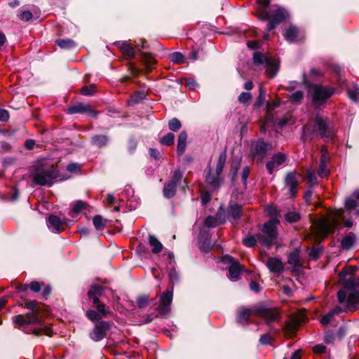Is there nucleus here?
<instances>
[{
    "instance_id": "obj_52",
    "label": "nucleus",
    "mask_w": 359,
    "mask_h": 359,
    "mask_svg": "<svg viewBox=\"0 0 359 359\" xmlns=\"http://www.w3.org/2000/svg\"><path fill=\"white\" fill-rule=\"evenodd\" d=\"M330 160V156L328 154V151L325 147H322L321 149V157H320V163H324L327 164Z\"/></svg>"
},
{
    "instance_id": "obj_5",
    "label": "nucleus",
    "mask_w": 359,
    "mask_h": 359,
    "mask_svg": "<svg viewBox=\"0 0 359 359\" xmlns=\"http://www.w3.org/2000/svg\"><path fill=\"white\" fill-rule=\"evenodd\" d=\"M317 131L323 138L332 139L335 134L334 128L329 125L327 119L317 116L313 121H310L303 127L302 140L304 142L311 141L312 135H315Z\"/></svg>"
},
{
    "instance_id": "obj_22",
    "label": "nucleus",
    "mask_w": 359,
    "mask_h": 359,
    "mask_svg": "<svg viewBox=\"0 0 359 359\" xmlns=\"http://www.w3.org/2000/svg\"><path fill=\"white\" fill-rule=\"evenodd\" d=\"M285 186L289 189V192L291 196H294L297 194V187L298 185V181L296 179L295 174L294 172H289L285 179Z\"/></svg>"
},
{
    "instance_id": "obj_43",
    "label": "nucleus",
    "mask_w": 359,
    "mask_h": 359,
    "mask_svg": "<svg viewBox=\"0 0 359 359\" xmlns=\"http://www.w3.org/2000/svg\"><path fill=\"white\" fill-rule=\"evenodd\" d=\"M87 317L91 320V321H96L99 320L102 318V316L100 315L98 312L94 311V310H89L86 312Z\"/></svg>"
},
{
    "instance_id": "obj_34",
    "label": "nucleus",
    "mask_w": 359,
    "mask_h": 359,
    "mask_svg": "<svg viewBox=\"0 0 359 359\" xmlns=\"http://www.w3.org/2000/svg\"><path fill=\"white\" fill-rule=\"evenodd\" d=\"M226 152L224 150L220 153V154L218 157V160H217V165H216V170H215L216 172H217V173L222 174V172L223 170L224 166L226 163Z\"/></svg>"
},
{
    "instance_id": "obj_10",
    "label": "nucleus",
    "mask_w": 359,
    "mask_h": 359,
    "mask_svg": "<svg viewBox=\"0 0 359 359\" xmlns=\"http://www.w3.org/2000/svg\"><path fill=\"white\" fill-rule=\"evenodd\" d=\"M309 92L313 102L316 105H321L334 95V91L331 87L315 84L310 86Z\"/></svg>"
},
{
    "instance_id": "obj_30",
    "label": "nucleus",
    "mask_w": 359,
    "mask_h": 359,
    "mask_svg": "<svg viewBox=\"0 0 359 359\" xmlns=\"http://www.w3.org/2000/svg\"><path fill=\"white\" fill-rule=\"evenodd\" d=\"M187 135L185 131H182L178 137V141H177V153L180 155H182L187 147Z\"/></svg>"
},
{
    "instance_id": "obj_6",
    "label": "nucleus",
    "mask_w": 359,
    "mask_h": 359,
    "mask_svg": "<svg viewBox=\"0 0 359 359\" xmlns=\"http://www.w3.org/2000/svg\"><path fill=\"white\" fill-rule=\"evenodd\" d=\"M279 106V103L276 101H272L267 103L266 106V120L264 126L261 127V131L265 133L266 127L272 123L274 126L283 127L287 124H292V114L287 113L283 118H278L273 114V110Z\"/></svg>"
},
{
    "instance_id": "obj_9",
    "label": "nucleus",
    "mask_w": 359,
    "mask_h": 359,
    "mask_svg": "<svg viewBox=\"0 0 359 359\" xmlns=\"http://www.w3.org/2000/svg\"><path fill=\"white\" fill-rule=\"evenodd\" d=\"M253 62L256 65H263L266 67V72L270 77H273L279 69L278 60L267 57L261 52H255L253 54Z\"/></svg>"
},
{
    "instance_id": "obj_61",
    "label": "nucleus",
    "mask_w": 359,
    "mask_h": 359,
    "mask_svg": "<svg viewBox=\"0 0 359 359\" xmlns=\"http://www.w3.org/2000/svg\"><path fill=\"white\" fill-rule=\"evenodd\" d=\"M79 169H80L79 165L77 163H69L67 167V170L71 172H75L79 170Z\"/></svg>"
},
{
    "instance_id": "obj_18",
    "label": "nucleus",
    "mask_w": 359,
    "mask_h": 359,
    "mask_svg": "<svg viewBox=\"0 0 359 359\" xmlns=\"http://www.w3.org/2000/svg\"><path fill=\"white\" fill-rule=\"evenodd\" d=\"M286 161V156L281 153L275 154L271 161L266 163V169L270 174H272L276 168L281 165Z\"/></svg>"
},
{
    "instance_id": "obj_62",
    "label": "nucleus",
    "mask_w": 359,
    "mask_h": 359,
    "mask_svg": "<svg viewBox=\"0 0 359 359\" xmlns=\"http://www.w3.org/2000/svg\"><path fill=\"white\" fill-rule=\"evenodd\" d=\"M320 253V249H317V248H312V249L310 250L309 256H310L313 259H317L319 257Z\"/></svg>"
},
{
    "instance_id": "obj_56",
    "label": "nucleus",
    "mask_w": 359,
    "mask_h": 359,
    "mask_svg": "<svg viewBox=\"0 0 359 359\" xmlns=\"http://www.w3.org/2000/svg\"><path fill=\"white\" fill-rule=\"evenodd\" d=\"M42 285H43V283H41L37 282V281H32L29 284V288L31 289L32 291H33L34 292H38L41 290V287Z\"/></svg>"
},
{
    "instance_id": "obj_35",
    "label": "nucleus",
    "mask_w": 359,
    "mask_h": 359,
    "mask_svg": "<svg viewBox=\"0 0 359 359\" xmlns=\"http://www.w3.org/2000/svg\"><path fill=\"white\" fill-rule=\"evenodd\" d=\"M228 215L233 220L238 219L241 215V206L238 205H231L228 210Z\"/></svg>"
},
{
    "instance_id": "obj_64",
    "label": "nucleus",
    "mask_w": 359,
    "mask_h": 359,
    "mask_svg": "<svg viewBox=\"0 0 359 359\" xmlns=\"http://www.w3.org/2000/svg\"><path fill=\"white\" fill-rule=\"evenodd\" d=\"M281 291L283 292V294H285V295H287L288 297H290L292 294V290L287 285H283L281 287Z\"/></svg>"
},
{
    "instance_id": "obj_11",
    "label": "nucleus",
    "mask_w": 359,
    "mask_h": 359,
    "mask_svg": "<svg viewBox=\"0 0 359 359\" xmlns=\"http://www.w3.org/2000/svg\"><path fill=\"white\" fill-rule=\"evenodd\" d=\"M182 177V172L180 170L174 171L171 180L164 185L163 196L165 198H170L175 196L177 187L181 183Z\"/></svg>"
},
{
    "instance_id": "obj_29",
    "label": "nucleus",
    "mask_w": 359,
    "mask_h": 359,
    "mask_svg": "<svg viewBox=\"0 0 359 359\" xmlns=\"http://www.w3.org/2000/svg\"><path fill=\"white\" fill-rule=\"evenodd\" d=\"M253 312L252 310L243 308L241 309L238 311V317H237V323L240 325H245L248 323V319L251 313Z\"/></svg>"
},
{
    "instance_id": "obj_23",
    "label": "nucleus",
    "mask_w": 359,
    "mask_h": 359,
    "mask_svg": "<svg viewBox=\"0 0 359 359\" xmlns=\"http://www.w3.org/2000/svg\"><path fill=\"white\" fill-rule=\"evenodd\" d=\"M62 222L60 219L55 215H50L48 219V227L53 233H59L62 230Z\"/></svg>"
},
{
    "instance_id": "obj_51",
    "label": "nucleus",
    "mask_w": 359,
    "mask_h": 359,
    "mask_svg": "<svg viewBox=\"0 0 359 359\" xmlns=\"http://www.w3.org/2000/svg\"><path fill=\"white\" fill-rule=\"evenodd\" d=\"M318 174L320 177H325L328 175L329 171L326 169V164L320 163Z\"/></svg>"
},
{
    "instance_id": "obj_17",
    "label": "nucleus",
    "mask_w": 359,
    "mask_h": 359,
    "mask_svg": "<svg viewBox=\"0 0 359 359\" xmlns=\"http://www.w3.org/2000/svg\"><path fill=\"white\" fill-rule=\"evenodd\" d=\"M262 262L266 264L268 269L271 273H278L283 271L284 264L282 260L278 257H269L266 262Z\"/></svg>"
},
{
    "instance_id": "obj_58",
    "label": "nucleus",
    "mask_w": 359,
    "mask_h": 359,
    "mask_svg": "<svg viewBox=\"0 0 359 359\" xmlns=\"http://www.w3.org/2000/svg\"><path fill=\"white\" fill-rule=\"evenodd\" d=\"M316 181V173L313 171L309 172L307 177V182L309 184L310 187H312Z\"/></svg>"
},
{
    "instance_id": "obj_53",
    "label": "nucleus",
    "mask_w": 359,
    "mask_h": 359,
    "mask_svg": "<svg viewBox=\"0 0 359 359\" xmlns=\"http://www.w3.org/2000/svg\"><path fill=\"white\" fill-rule=\"evenodd\" d=\"M272 337L269 334L261 335L259 338V343L262 345H269L271 344Z\"/></svg>"
},
{
    "instance_id": "obj_2",
    "label": "nucleus",
    "mask_w": 359,
    "mask_h": 359,
    "mask_svg": "<svg viewBox=\"0 0 359 359\" xmlns=\"http://www.w3.org/2000/svg\"><path fill=\"white\" fill-rule=\"evenodd\" d=\"M25 307L30 312L27 313L25 315H17L13 318V322L18 325L23 326L27 325H33L36 326L34 328L33 333L39 335L41 332H44L46 334L50 336L48 329L43 324L41 318L40 316L41 307L36 301H29L25 304Z\"/></svg>"
},
{
    "instance_id": "obj_16",
    "label": "nucleus",
    "mask_w": 359,
    "mask_h": 359,
    "mask_svg": "<svg viewBox=\"0 0 359 359\" xmlns=\"http://www.w3.org/2000/svg\"><path fill=\"white\" fill-rule=\"evenodd\" d=\"M256 311L267 324L278 320L280 317V312L277 309L259 308Z\"/></svg>"
},
{
    "instance_id": "obj_19",
    "label": "nucleus",
    "mask_w": 359,
    "mask_h": 359,
    "mask_svg": "<svg viewBox=\"0 0 359 359\" xmlns=\"http://www.w3.org/2000/svg\"><path fill=\"white\" fill-rule=\"evenodd\" d=\"M359 303V292L351 291L348 294V299L344 306V312H352L355 311Z\"/></svg>"
},
{
    "instance_id": "obj_55",
    "label": "nucleus",
    "mask_w": 359,
    "mask_h": 359,
    "mask_svg": "<svg viewBox=\"0 0 359 359\" xmlns=\"http://www.w3.org/2000/svg\"><path fill=\"white\" fill-rule=\"evenodd\" d=\"M85 203H83L81 201H78L75 203L72 208V211L74 212H79L81 210H83L85 208Z\"/></svg>"
},
{
    "instance_id": "obj_28",
    "label": "nucleus",
    "mask_w": 359,
    "mask_h": 359,
    "mask_svg": "<svg viewBox=\"0 0 359 359\" xmlns=\"http://www.w3.org/2000/svg\"><path fill=\"white\" fill-rule=\"evenodd\" d=\"M102 287L98 285H93L90 287L88 292V295L90 299H93L94 304L99 302V297L102 293Z\"/></svg>"
},
{
    "instance_id": "obj_54",
    "label": "nucleus",
    "mask_w": 359,
    "mask_h": 359,
    "mask_svg": "<svg viewBox=\"0 0 359 359\" xmlns=\"http://www.w3.org/2000/svg\"><path fill=\"white\" fill-rule=\"evenodd\" d=\"M149 302V296L148 295H142L140 296L137 299V303L139 307H143L147 305Z\"/></svg>"
},
{
    "instance_id": "obj_63",
    "label": "nucleus",
    "mask_w": 359,
    "mask_h": 359,
    "mask_svg": "<svg viewBox=\"0 0 359 359\" xmlns=\"http://www.w3.org/2000/svg\"><path fill=\"white\" fill-rule=\"evenodd\" d=\"M265 95H266L265 90L262 88H260L259 97H258V100L256 103L257 105L259 106L262 104V102H264V100L265 99Z\"/></svg>"
},
{
    "instance_id": "obj_33",
    "label": "nucleus",
    "mask_w": 359,
    "mask_h": 359,
    "mask_svg": "<svg viewBox=\"0 0 359 359\" xmlns=\"http://www.w3.org/2000/svg\"><path fill=\"white\" fill-rule=\"evenodd\" d=\"M55 43L61 48L69 49L76 46V43L69 39H63L55 41Z\"/></svg>"
},
{
    "instance_id": "obj_27",
    "label": "nucleus",
    "mask_w": 359,
    "mask_h": 359,
    "mask_svg": "<svg viewBox=\"0 0 359 359\" xmlns=\"http://www.w3.org/2000/svg\"><path fill=\"white\" fill-rule=\"evenodd\" d=\"M344 311L340 306H336L330 312L323 316L320 322L323 325L329 324L334 318L336 315L339 314L341 312Z\"/></svg>"
},
{
    "instance_id": "obj_8",
    "label": "nucleus",
    "mask_w": 359,
    "mask_h": 359,
    "mask_svg": "<svg viewBox=\"0 0 359 359\" xmlns=\"http://www.w3.org/2000/svg\"><path fill=\"white\" fill-rule=\"evenodd\" d=\"M346 273L344 272L339 273L340 280L342 281L344 280L343 285H344L345 290H342L338 292L337 297L338 301L341 304L346 305V302L348 299V294L351 291L359 292V278L351 276L347 280H345Z\"/></svg>"
},
{
    "instance_id": "obj_57",
    "label": "nucleus",
    "mask_w": 359,
    "mask_h": 359,
    "mask_svg": "<svg viewBox=\"0 0 359 359\" xmlns=\"http://www.w3.org/2000/svg\"><path fill=\"white\" fill-rule=\"evenodd\" d=\"M355 91L351 92L350 90H348V94L352 100L356 101L357 100V95L359 94V88L356 84L353 85Z\"/></svg>"
},
{
    "instance_id": "obj_39",
    "label": "nucleus",
    "mask_w": 359,
    "mask_h": 359,
    "mask_svg": "<svg viewBox=\"0 0 359 359\" xmlns=\"http://www.w3.org/2000/svg\"><path fill=\"white\" fill-rule=\"evenodd\" d=\"M181 126V122L177 118H172L168 123L169 129L173 132L179 130Z\"/></svg>"
},
{
    "instance_id": "obj_49",
    "label": "nucleus",
    "mask_w": 359,
    "mask_h": 359,
    "mask_svg": "<svg viewBox=\"0 0 359 359\" xmlns=\"http://www.w3.org/2000/svg\"><path fill=\"white\" fill-rule=\"evenodd\" d=\"M95 91V86L93 85L84 86L81 90V93L84 95H92Z\"/></svg>"
},
{
    "instance_id": "obj_41",
    "label": "nucleus",
    "mask_w": 359,
    "mask_h": 359,
    "mask_svg": "<svg viewBox=\"0 0 359 359\" xmlns=\"http://www.w3.org/2000/svg\"><path fill=\"white\" fill-rule=\"evenodd\" d=\"M285 218L287 222L293 223L300 219V215L296 212H289L285 215Z\"/></svg>"
},
{
    "instance_id": "obj_31",
    "label": "nucleus",
    "mask_w": 359,
    "mask_h": 359,
    "mask_svg": "<svg viewBox=\"0 0 359 359\" xmlns=\"http://www.w3.org/2000/svg\"><path fill=\"white\" fill-rule=\"evenodd\" d=\"M149 243L152 247L153 253H158L163 249V245L154 236L149 235Z\"/></svg>"
},
{
    "instance_id": "obj_7",
    "label": "nucleus",
    "mask_w": 359,
    "mask_h": 359,
    "mask_svg": "<svg viewBox=\"0 0 359 359\" xmlns=\"http://www.w3.org/2000/svg\"><path fill=\"white\" fill-rule=\"evenodd\" d=\"M277 224L276 220L271 219L263 225L262 233L256 236L259 243L268 248L275 243L277 238Z\"/></svg>"
},
{
    "instance_id": "obj_60",
    "label": "nucleus",
    "mask_w": 359,
    "mask_h": 359,
    "mask_svg": "<svg viewBox=\"0 0 359 359\" xmlns=\"http://www.w3.org/2000/svg\"><path fill=\"white\" fill-rule=\"evenodd\" d=\"M9 118V113L6 109H0V121H6Z\"/></svg>"
},
{
    "instance_id": "obj_44",
    "label": "nucleus",
    "mask_w": 359,
    "mask_h": 359,
    "mask_svg": "<svg viewBox=\"0 0 359 359\" xmlns=\"http://www.w3.org/2000/svg\"><path fill=\"white\" fill-rule=\"evenodd\" d=\"M257 241H258L257 238H256L253 236H248L243 240L244 244L248 247H253Z\"/></svg>"
},
{
    "instance_id": "obj_13",
    "label": "nucleus",
    "mask_w": 359,
    "mask_h": 359,
    "mask_svg": "<svg viewBox=\"0 0 359 359\" xmlns=\"http://www.w3.org/2000/svg\"><path fill=\"white\" fill-rule=\"evenodd\" d=\"M110 324L107 321H100L95 324L92 332L89 334L90 338L94 341H100L102 340L107 334V331L109 329Z\"/></svg>"
},
{
    "instance_id": "obj_24",
    "label": "nucleus",
    "mask_w": 359,
    "mask_h": 359,
    "mask_svg": "<svg viewBox=\"0 0 359 359\" xmlns=\"http://www.w3.org/2000/svg\"><path fill=\"white\" fill-rule=\"evenodd\" d=\"M284 37L289 42H296L300 40L299 29L295 26H290L284 32Z\"/></svg>"
},
{
    "instance_id": "obj_21",
    "label": "nucleus",
    "mask_w": 359,
    "mask_h": 359,
    "mask_svg": "<svg viewBox=\"0 0 359 359\" xmlns=\"http://www.w3.org/2000/svg\"><path fill=\"white\" fill-rule=\"evenodd\" d=\"M271 148L272 145L271 144L265 142L262 140H259L254 144L253 154L254 155L263 157Z\"/></svg>"
},
{
    "instance_id": "obj_47",
    "label": "nucleus",
    "mask_w": 359,
    "mask_h": 359,
    "mask_svg": "<svg viewBox=\"0 0 359 359\" xmlns=\"http://www.w3.org/2000/svg\"><path fill=\"white\" fill-rule=\"evenodd\" d=\"M169 278H170V281L172 285L178 282L179 274L175 269H172V270L170 271Z\"/></svg>"
},
{
    "instance_id": "obj_48",
    "label": "nucleus",
    "mask_w": 359,
    "mask_h": 359,
    "mask_svg": "<svg viewBox=\"0 0 359 359\" xmlns=\"http://www.w3.org/2000/svg\"><path fill=\"white\" fill-rule=\"evenodd\" d=\"M251 94L250 93L243 92L238 97V101L242 104H245L250 101Z\"/></svg>"
},
{
    "instance_id": "obj_14",
    "label": "nucleus",
    "mask_w": 359,
    "mask_h": 359,
    "mask_svg": "<svg viewBox=\"0 0 359 359\" xmlns=\"http://www.w3.org/2000/svg\"><path fill=\"white\" fill-rule=\"evenodd\" d=\"M205 182L209 188L212 191L218 189L223 182V177L221 173L213 172L210 168L205 170Z\"/></svg>"
},
{
    "instance_id": "obj_40",
    "label": "nucleus",
    "mask_w": 359,
    "mask_h": 359,
    "mask_svg": "<svg viewBox=\"0 0 359 359\" xmlns=\"http://www.w3.org/2000/svg\"><path fill=\"white\" fill-rule=\"evenodd\" d=\"M175 135L169 133L161 139V143L164 145H171L174 143Z\"/></svg>"
},
{
    "instance_id": "obj_25",
    "label": "nucleus",
    "mask_w": 359,
    "mask_h": 359,
    "mask_svg": "<svg viewBox=\"0 0 359 359\" xmlns=\"http://www.w3.org/2000/svg\"><path fill=\"white\" fill-rule=\"evenodd\" d=\"M116 45L123 54L128 55L131 58L135 57L136 52L133 46L128 41H119L116 43Z\"/></svg>"
},
{
    "instance_id": "obj_46",
    "label": "nucleus",
    "mask_w": 359,
    "mask_h": 359,
    "mask_svg": "<svg viewBox=\"0 0 359 359\" xmlns=\"http://www.w3.org/2000/svg\"><path fill=\"white\" fill-rule=\"evenodd\" d=\"M18 17L21 20L28 21L32 19V13L29 11H21Z\"/></svg>"
},
{
    "instance_id": "obj_50",
    "label": "nucleus",
    "mask_w": 359,
    "mask_h": 359,
    "mask_svg": "<svg viewBox=\"0 0 359 359\" xmlns=\"http://www.w3.org/2000/svg\"><path fill=\"white\" fill-rule=\"evenodd\" d=\"M249 174H250L249 168L247 166L243 168V169L242 170V173H241V178H242V182H243V186L245 188H246V187H247V180L249 176Z\"/></svg>"
},
{
    "instance_id": "obj_3",
    "label": "nucleus",
    "mask_w": 359,
    "mask_h": 359,
    "mask_svg": "<svg viewBox=\"0 0 359 359\" xmlns=\"http://www.w3.org/2000/svg\"><path fill=\"white\" fill-rule=\"evenodd\" d=\"M269 3L270 0L258 1V18L260 20H269L266 27L268 32L273 30L288 16L287 12L282 8L268 9Z\"/></svg>"
},
{
    "instance_id": "obj_42",
    "label": "nucleus",
    "mask_w": 359,
    "mask_h": 359,
    "mask_svg": "<svg viewBox=\"0 0 359 359\" xmlns=\"http://www.w3.org/2000/svg\"><path fill=\"white\" fill-rule=\"evenodd\" d=\"M304 97V93L302 91L297 90L293 93L290 96L292 102L297 104L299 103Z\"/></svg>"
},
{
    "instance_id": "obj_20",
    "label": "nucleus",
    "mask_w": 359,
    "mask_h": 359,
    "mask_svg": "<svg viewBox=\"0 0 359 359\" xmlns=\"http://www.w3.org/2000/svg\"><path fill=\"white\" fill-rule=\"evenodd\" d=\"M67 113L69 114L87 113L93 116H95L96 113L90 107L83 103H78L76 105L67 109Z\"/></svg>"
},
{
    "instance_id": "obj_4",
    "label": "nucleus",
    "mask_w": 359,
    "mask_h": 359,
    "mask_svg": "<svg viewBox=\"0 0 359 359\" xmlns=\"http://www.w3.org/2000/svg\"><path fill=\"white\" fill-rule=\"evenodd\" d=\"M33 182L39 186H51L57 177L54 165L48 160H40L34 165L32 171Z\"/></svg>"
},
{
    "instance_id": "obj_36",
    "label": "nucleus",
    "mask_w": 359,
    "mask_h": 359,
    "mask_svg": "<svg viewBox=\"0 0 359 359\" xmlns=\"http://www.w3.org/2000/svg\"><path fill=\"white\" fill-rule=\"evenodd\" d=\"M93 223L97 230H102L106 225V221L100 215L95 216L93 219Z\"/></svg>"
},
{
    "instance_id": "obj_37",
    "label": "nucleus",
    "mask_w": 359,
    "mask_h": 359,
    "mask_svg": "<svg viewBox=\"0 0 359 359\" xmlns=\"http://www.w3.org/2000/svg\"><path fill=\"white\" fill-rule=\"evenodd\" d=\"M354 241L355 239L353 236L347 235L341 241V248L344 250H348L353 246Z\"/></svg>"
},
{
    "instance_id": "obj_15",
    "label": "nucleus",
    "mask_w": 359,
    "mask_h": 359,
    "mask_svg": "<svg viewBox=\"0 0 359 359\" xmlns=\"http://www.w3.org/2000/svg\"><path fill=\"white\" fill-rule=\"evenodd\" d=\"M173 298L172 290H167L164 292L160 297V304L158 306V312L161 314L165 315L170 312V305L172 303Z\"/></svg>"
},
{
    "instance_id": "obj_45",
    "label": "nucleus",
    "mask_w": 359,
    "mask_h": 359,
    "mask_svg": "<svg viewBox=\"0 0 359 359\" xmlns=\"http://www.w3.org/2000/svg\"><path fill=\"white\" fill-rule=\"evenodd\" d=\"M205 225L209 228L215 227L217 225V221L214 217L208 216L205 219Z\"/></svg>"
},
{
    "instance_id": "obj_26",
    "label": "nucleus",
    "mask_w": 359,
    "mask_h": 359,
    "mask_svg": "<svg viewBox=\"0 0 359 359\" xmlns=\"http://www.w3.org/2000/svg\"><path fill=\"white\" fill-rule=\"evenodd\" d=\"M287 262L290 265L292 266L293 271H298L300 270L301 264L299 262V250L298 249H296L289 255Z\"/></svg>"
},
{
    "instance_id": "obj_59",
    "label": "nucleus",
    "mask_w": 359,
    "mask_h": 359,
    "mask_svg": "<svg viewBox=\"0 0 359 359\" xmlns=\"http://www.w3.org/2000/svg\"><path fill=\"white\" fill-rule=\"evenodd\" d=\"M200 248L204 251L205 252H208L211 250V246L209 243H207L206 241H199Z\"/></svg>"
},
{
    "instance_id": "obj_1",
    "label": "nucleus",
    "mask_w": 359,
    "mask_h": 359,
    "mask_svg": "<svg viewBox=\"0 0 359 359\" xmlns=\"http://www.w3.org/2000/svg\"><path fill=\"white\" fill-rule=\"evenodd\" d=\"M359 191H354L345 202L346 211L339 209L332 210L327 217H323L313 224V229L318 236H326L332 233L339 224V219L344 222V226L351 228L353 225L351 219H346L345 214H353L355 217L359 216Z\"/></svg>"
},
{
    "instance_id": "obj_32",
    "label": "nucleus",
    "mask_w": 359,
    "mask_h": 359,
    "mask_svg": "<svg viewBox=\"0 0 359 359\" xmlns=\"http://www.w3.org/2000/svg\"><path fill=\"white\" fill-rule=\"evenodd\" d=\"M108 137L103 135H97L92 137V144L98 147H102L107 144Z\"/></svg>"
},
{
    "instance_id": "obj_38",
    "label": "nucleus",
    "mask_w": 359,
    "mask_h": 359,
    "mask_svg": "<svg viewBox=\"0 0 359 359\" xmlns=\"http://www.w3.org/2000/svg\"><path fill=\"white\" fill-rule=\"evenodd\" d=\"M170 60L177 64H182L185 62V57L180 52H175L169 55Z\"/></svg>"
},
{
    "instance_id": "obj_12",
    "label": "nucleus",
    "mask_w": 359,
    "mask_h": 359,
    "mask_svg": "<svg viewBox=\"0 0 359 359\" xmlns=\"http://www.w3.org/2000/svg\"><path fill=\"white\" fill-rule=\"evenodd\" d=\"M222 261L224 263L229 264V278L232 281L238 280L240 278L241 272L243 270L244 267L229 255L224 256Z\"/></svg>"
}]
</instances>
